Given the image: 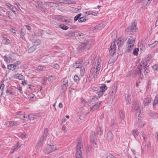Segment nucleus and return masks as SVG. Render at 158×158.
Masks as SVG:
<instances>
[{"instance_id": "37", "label": "nucleus", "mask_w": 158, "mask_h": 158, "mask_svg": "<svg viewBox=\"0 0 158 158\" xmlns=\"http://www.w3.org/2000/svg\"><path fill=\"white\" fill-rule=\"evenodd\" d=\"M142 64V66L141 67V68H143L144 67H147V62L146 61L143 60L142 61V64Z\"/></svg>"}, {"instance_id": "33", "label": "nucleus", "mask_w": 158, "mask_h": 158, "mask_svg": "<svg viewBox=\"0 0 158 158\" xmlns=\"http://www.w3.org/2000/svg\"><path fill=\"white\" fill-rule=\"evenodd\" d=\"M29 120H34L35 118V116L34 115L30 114L28 115Z\"/></svg>"}, {"instance_id": "4", "label": "nucleus", "mask_w": 158, "mask_h": 158, "mask_svg": "<svg viewBox=\"0 0 158 158\" xmlns=\"http://www.w3.org/2000/svg\"><path fill=\"white\" fill-rule=\"evenodd\" d=\"M102 60L101 58L95 60L92 64L91 69H95L101 70L102 65Z\"/></svg>"}, {"instance_id": "64", "label": "nucleus", "mask_w": 158, "mask_h": 158, "mask_svg": "<svg viewBox=\"0 0 158 158\" xmlns=\"http://www.w3.org/2000/svg\"><path fill=\"white\" fill-rule=\"evenodd\" d=\"M22 84L23 85H26L27 84L26 81L25 80L22 81Z\"/></svg>"}, {"instance_id": "31", "label": "nucleus", "mask_w": 158, "mask_h": 158, "mask_svg": "<svg viewBox=\"0 0 158 158\" xmlns=\"http://www.w3.org/2000/svg\"><path fill=\"white\" fill-rule=\"evenodd\" d=\"M97 134L99 135H101L102 134L101 128L99 127H98L97 129Z\"/></svg>"}, {"instance_id": "51", "label": "nucleus", "mask_w": 158, "mask_h": 158, "mask_svg": "<svg viewBox=\"0 0 158 158\" xmlns=\"http://www.w3.org/2000/svg\"><path fill=\"white\" fill-rule=\"evenodd\" d=\"M35 45H38L40 44V40H37L35 42Z\"/></svg>"}, {"instance_id": "2", "label": "nucleus", "mask_w": 158, "mask_h": 158, "mask_svg": "<svg viewBox=\"0 0 158 158\" xmlns=\"http://www.w3.org/2000/svg\"><path fill=\"white\" fill-rule=\"evenodd\" d=\"M135 43V39L130 36L127 42V51L128 52H130L133 49Z\"/></svg>"}, {"instance_id": "61", "label": "nucleus", "mask_w": 158, "mask_h": 158, "mask_svg": "<svg viewBox=\"0 0 158 158\" xmlns=\"http://www.w3.org/2000/svg\"><path fill=\"white\" fill-rule=\"evenodd\" d=\"M23 77H24L21 74H20L19 76H18V78L20 80L23 79Z\"/></svg>"}, {"instance_id": "59", "label": "nucleus", "mask_w": 158, "mask_h": 158, "mask_svg": "<svg viewBox=\"0 0 158 158\" xmlns=\"http://www.w3.org/2000/svg\"><path fill=\"white\" fill-rule=\"evenodd\" d=\"M152 68L154 70H157L158 69V66L157 65H153Z\"/></svg>"}, {"instance_id": "34", "label": "nucleus", "mask_w": 158, "mask_h": 158, "mask_svg": "<svg viewBox=\"0 0 158 158\" xmlns=\"http://www.w3.org/2000/svg\"><path fill=\"white\" fill-rule=\"evenodd\" d=\"M74 81L77 83H78L79 82L80 79L78 77L77 75H75L74 77Z\"/></svg>"}, {"instance_id": "20", "label": "nucleus", "mask_w": 158, "mask_h": 158, "mask_svg": "<svg viewBox=\"0 0 158 158\" xmlns=\"http://www.w3.org/2000/svg\"><path fill=\"white\" fill-rule=\"evenodd\" d=\"M151 102V100L148 98H146L144 99L143 102V104L145 106L148 105Z\"/></svg>"}, {"instance_id": "19", "label": "nucleus", "mask_w": 158, "mask_h": 158, "mask_svg": "<svg viewBox=\"0 0 158 158\" xmlns=\"http://www.w3.org/2000/svg\"><path fill=\"white\" fill-rule=\"evenodd\" d=\"M142 3V7L143 8L145 7L147 4L149 3L151 0H141Z\"/></svg>"}, {"instance_id": "60", "label": "nucleus", "mask_w": 158, "mask_h": 158, "mask_svg": "<svg viewBox=\"0 0 158 158\" xmlns=\"http://www.w3.org/2000/svg\"><path fill=\"white\" fill-rule=\"evenodd\" d=\"M38 69L40 70L44 71V69L43 67L42 66H39L38 67Z\"/></svg>"}, {"instance_id": "58", "label": "nucleus", "mask_w": 158, "mask_h": 158, "mask_svg": "<svg viewBox=\"0 0 158 158\" xmlns=\"http://www.w3.org/2000/svg\"><path fill=\"white\" fill-rule=\"evenodd\" d=\"M6 93L8 94H10L11 95H13V93L11 91V90H7L6 91Z\"/></svg>"}, {"instance_id": "29", "label": "nucleus", "mask_w": 158, "mask_h": 158, "mask_svg": "<svg viewBox=\"0 0 158 158\" xmlns=\"http://www.w3.org/2000/svg\"><path fill=\"white\" fill-rule=\"evenodd\" d=\"M133 135L135 138L136 139L139 135V133L138 130H134L133 132Z\"/></svg>"}, {"instance_id": "38", "label": "nucleus", "mask_w": 158, "mask_h": 158, "mask_svg": "<svg viewBox=\"0 0 158 158\" xmlns=\"http://www.w3.org/2000/svg\"><path fill=\"white\" fill-rule=\"evenodd\" d=\"M82 14L81 13L75 16L74 18V20L76 21L80 18V17L81 16Z\"/></svg>"}, {"instance_id": "42", "label": "nucleus", "mask_w": 158, "mask_h": 158, "mask_svg": "<svg viewBox=\"0 0 158 158\" xmlns=\"http://www.w3.org/2000/svg\"><path fill=\"white\" fill-rule=\"evenodd\" d=\"M103 91H101L100 90L99 92L97 93V98H99L101 96H102V95L103 94Z\"/></svg>"}, {"instance_id": "47", "label": "nucleus", "mask_w": 158, "mask_h": 158, "mask_svg": "<svg viewBox=\"0 0 158 158\" xmlns=\"http://www.w3.org/2000/svg\"><path fill=\"white\" fill-rule=\"evenodd\" d=\"M55 79V77L53 76H51L48 78V80L51 81H53Z\"/></svg>"}, {"instance_id": "36", "label": "nucleus", "mask_w": 158, "mask_h": 158, "mask_svg": "<svg viewBox=\"0 0 158 158\" xmlns=\"http://www.w3.org/2000/svg\"><path fill=\"white\" fill-rule=\"evenodd\" d=\"M6 5L8 6L10 10H13V9L14 8V6L9 3H6Z\"/></svg>"}, {"instance_id": "50", "label": "nucleus", "mask_w": 158, "mask_h": 158, "mask_svg": "<svg viewBox=\"0 0 158 158\" xmlns=\"http://www.w3.org/2000/svg\"><path fill=\"white\" fill-rule=\"evenodd\" d=\"M11 123L12 126H15L16 125L18 124V122L17 121H11Z\"/></svg>"}, {"instance_id": "17", "label": "nucleus", "mask_w": 158, "mask_h": 158, "mask_svg": "<svg viewBox=\"0 0 158 158\" xmlns=\"http://www.w3.org/2000/svg\"><path fill=\"white\" fill-rule=\"evenodd\" d=\"M113 136L112 132L109 131L107 134V139L108 141L110 142L113 139Z\"/></svg>"}, {"instance_id": "46", "label": "nucleus", "mask_w": 158, "mask_h": 158, "mask_svg": "<svg viewBox=\"0 0 158 158\" xmlns=\"http://www.w3.org/2000/svg\"><path fill=\"white\" fill-rule=\"evenodd\" d=\"M23 120L26 121H28L29 120V118H28V115L25 114L23 116Z\"/></svg>"}, {"instance_id": "1", "label": "nucleus", "mask_w": 158, "mask_h": 158, "mask_svg": "<svg viewBox=\"0 0 158 158\" xmlns=\"http://www.w3.org/2000/svg\"><path fill=\"white\" fill-rule=\"evenodd\" d=\"M76 158H82V153L84 151L81 139L77 140L76 145Z\"/></svg>"}, {"instance_id": "25", "label": "nucleus", "mask_w": 158, "mask_h": 158, "mask_svg": "<svg viewBox=\"0 0 158 158\" xmlns=\"http://www.w3.org/2000/svg\"><path fill=\"white\" fill-rule=\"evenodd\" d=\"M103 92H104L107 89V86L105 84H103L99 88Z\"/></svg>"}, {"instance_id": "18", "label": "nucleus", "mask_w": 158, "mask_h": 158, "mask_svg": "<svg viewBox=\"0 0 158 158\" xmlns=\"http://www.w3.org/2000/svg\"><path fill=\"white\" fill-rule=\"evenodd\" d=\"M81 63L79 61H77L75 63L73 64V67L75 69L80 68L81 66Z\"/></svg>"}, {"instance_id": "30", "label": "nucleus", "mask_w": 158, "mask_h": 158, "mask_svg": "<svg viewBox=\"0 0 158 158\" xmlns=\"http://www.w3.org/2000/svg\"><path fill=\"white\" fill-rule=\"evenodd\" d=\"M60 1V3H63L64 4H70L71 2L69 0H59Z\"/></svg>"}, {"instance_id": "41", "label": "nucleus", "mask_w": 158, "mask_h": 158, "mask_svg": "<svg viewBox=\"0 0 158 158\" xmlns=\"http://www.w3.org/2000/svg\"><path fill=\"white\" fill-rule=\"evenodd\" d=\"M139 50L138 48H135L133 51V54L135 55H137L138 54Z\"/></svg>"}, {"instance_id": "24", "label": "nucleus", "mask_w": 158, "mask_h": 158, "mask_svg": "<svg viewBox=\"0 0 158 158\" xmlns=\"http://www.w3.org/2000/svg\"><path fill=\"white\" fill-rule=\"evenodd\" d=\"M88 19V18L86 17H81L78 20L79 22H83L87 21Z\"/></svg>"}, {"instance_id": "56", "label": "nucleus", "mask_w": 158, "mask_h": 158, "mask_svg": "<svg viewBox=\"0 0 158 158\" xmlns=\"http://www.w3.org/2000/svg\"><path fill=\"white\" fill-rule=\"evenodd\" d=\"M150 116L153 118H155L156 117V114L152 113L150 114Z\"/></svg>"}, {"instance_id": "6", "label": "nucleus", "mask_w": 158, "mask_h": 158, "mask_svg": "<svg viewBox=\"0 0 158 158\" xmlns=\"http://www.w3.org/2000/svg\"><path fill=\"white\" fill-rule=\"evenodd\" d=\"M100 70L99 69H91L90 71V74L89 77V79H91V77L93 76V77L95 79L97 77V76L100 73Z\"/></svg>"}, {"instance_id": "32", "label": "nucleus", "mask_w": 158, "mask_h": 158, "mask_svg": "<svg viewBox=\"0 0 158 158\" xmlns=\"http://www.w3.org/2000/svg\"><path fill=\"white\" fill-rule=\"evenodd\" d=\"M60 27L61 29L64 30H67L69 28V27L68 26L63 24L60 25Z\"/></svg>"}, {"instance_id": "44", "label": "nucleus", "mask_w": 158, "mask_h": 158, "mask_svg": "<svg viewBox=\"0 0 158 158\" xmlns=\"http://www.w3.org/2000/svg\"><path fill=\"white\" fill-rule=\"evenodd\" d=\"M120 117L121 119H124L125 117V115L123 111H120Z\"/></svg>"}, {"instance_id": "54", "label": "nucleus", "mask_w": 158, "mask_h": 158, "mask_svg": "<svg viewBox=\"0 0 158 158\" xmlns=\"http://www.w3.org/2000/svg\"><path fill=\"white\" fill-rule=\"evenodd\" d=\"M85 73V70L83 69H81L80 70V74L81 76H83Z\"/></svg>"}, {"instance_id": "45", "label": "nucleus", "mask_w": 158, "mask_h": 158, "mask_svg": "<svg viewBox=\"0 0 158 158\" xmlns=\"http://www.w3.org/2000/svg\"><path fill=\"white\" fill-rule=\"evenodd\" d=\"M158 44V42L157 41H155L153 43L149 44V46L150 47H152L155 46V45Z\"/></svg>"}, {"instance_id": "15", "label": "nucleus", "mask_w": 158, "mask_h": 158, "mask_svg": "<svg viewBox=\"0 0 158 158\" xmlns=\"http://www.w3.org/2000/svg\"><path fill=\"white\" fill-rule=\"evenodd\" d=\"M101 103V102H97L95 104L93 105L92 107H90L91 110L92 111H94L96 110L99 107V105Z\"/></svg>"}, {"instance_id": "27", "label": "nucleus", "mask_w": 158, "mask_h": 158, "mask_svg": "<svg viewBox=\"0 0 158 158\" xmlns=\"http://www.w3.org/2000/svg\"><path fill=\"white\" fill-rule=\"evenodd\" d=\"M5 85L4 84H2L0 86V97L2 96L3 94V91Z\"/></svg>"}, {"instance_id": "22", "label": "nucleus", "mask_w": 158, "mask_h": 158, "mask_svg": "<svg viewBox=\"0 0 158 158\" xmlns=\"http://www.w3.org/2000/svg\"><path fill=\"white\" fill-rule=\"evenodd\" d=\"M36 48V47L35 45H33L31 47L28 49V52L29 53H31L34 52Z\"/></svg>"}, {"instance_id": "62", "label": "nucleus", "mask_w": 158, "mask_h": 158, "mask_svg": "<svg viewBox=\"0 0 158 158\" xmlns=\"http://www.w3.org/2000/svg\"><path fill=\"white\" fill-rule=\"evenodd\" d=\"M17 89L19 90V93L21 94L22 93V90L21 88L20 87H17Z\"/></svg>"}, {"instance_id": "14", "label": "nucleus", "mask_w": 158, "mask_h": 158, "mask_svg": "<svg viewBox=\"0 0 158 158\" xmlns=\"http://www.w3.org/2000/svg\"><path fill=\"white\" fill-rule=\"evenodd\" d=\"M45 139L44 137H42L40 139L39 141L36 145V147L37 149H39L42 145L43 142L44 141Z\"/></svg>"}, {"instance_id": "13", "label": "nucleus", "mask_w": 158, "mask_h": 158, "mask_svg": "<svg viewBox=\"0 0 158 158\" xmlns=\"http://www.w3.org/2000/svg\"><path fill=\"white\" fill-rule=\"evenodd\" d=\"M83 42H82L79 45L77 49L78 50L79 52H82L85 50L86 48Z\"/></svg>"}, {"instance_id": "5", "label": "nucleus", "mask_w": 158, "mask_h": 158, "mask_svg": "<svg viewBox=\"0 0 158 158\" xmlns=\"http://www.w3.org/2000/svg\"><path fill=\"white\" fill-rule=\"evenodd\" d=\"M132 108L133 110H136L139 114L142 113V108L139 106V105L137 101H134L132 104Z\"/></svg>"}, {"instance_id": "10", "label": "nucleus", "mask_w": 158, "mask_h": 158, "mask_svg": "<svg viewBox=\"0 0 158 158\" xmlns=\"http://www.w3.org/2000/svg\"><path fill=\"white\" fill-rule=\"evenodd\" d=\"M82 42L86 48H89L93 44V43L90 40H85Z\"/></svg>"}, {"instance_id": "48", "label": "nucleus", "mask_w": 158, "mask_h": 158, "mask_svg": "<svg viewBox=\"0 0 158 158\" xmlns=\"http://www.w3.org/2000/svg\"><path fill=\"white\" fill-rule=\"evenodd\" d=\"M5 125L6 126H8V127L12 126V124H11V121L6 122L5 123Z\"/></svg>"}, {"instance_id": "63", "label": "nucleus", "mask_w": 158, "mask_h": 158, "mask_svg": "<svg viewBox=\"0 0 158 158\" xmlns=\"http://www.w3.org/2000/svg\"><path fill=\"white\" fill-rule=\"evenodd\" d=\"M21 38L23 40H24L25 39V38L24 37V34L23 32H21Z\"/></svg>"}, {"instance_id": "52", "label": "nucleus", "mask_w": 158, "mask_h": 158, "mask_svg": "<svg viewBox=\"0 0 158 158\" xmlns=\"http://www.w3.org/2000/svg\"><path fill=\"white\" fill-rule=\"evenodd\" d=\"M106 158H116L113 156L111 154H108L106 157Z\"/></svg>"}, {"instance_id": "3", "label": "nucleus", "mask_w": 158, "mask_h": 158, "mask_svg": "<svg viewBox=\"0 0 158 158\" xmlns=\"http://www.w3.org/2000/svg\"><path fill=\"white\" fill-rule=\"evenodd\" d=\"M57 149V148L56 145L53 144H48L46 146L44 152L46 154H49Z\"/></svg>"}, {"instance_id": "49", "label": "nucleus", "mask_w": 158, "mask_h": 158, "mask_svg": "<svg viewBox=\"0 0 158 158\" xmlns=\"http://www.w3.org/2000/svg\"><path fill=\"white\" fill-rule=\"evenodd\" d=\"M21 135V136L23 138H25L26 137V134L23 131Z\"/></svg>"}, {"instance_id": "9", "label": "nucleus", "mask_w": 158, "mask_h": 158, "mask_svg": "<svg viewBox=\"0 0 158 158\" xmlns=\"http://www.w3.org/2000/svg\"><path fill=\"white\" fill-rule=\"evenodd\" d=\"M137 28L136 23H134L132 24L131 25L130 27H128L126 30V31L127 32H134L135 31Z\"/></svg>"}, {"instance_id": "16", "label": "nucleus", "mask_w": 158, "mask_h": 158, "mask_svg": "<svg viewBox=\"0 0 158 158\" xmlns=\"http://www.w3.org/2000/svg\"><path fill=\"white\" fill-rule=\"evenodd\" d=\"M142 66V64H140L138 65L135 70V73L139 74V75H141V70L142 69V68H141V67Z\"/></svg>"}, {"instance_id": "53", "label": "nucleus", "mask_w": 158, "mask_h": 158, "mask_svg": "<svg viewBox=\"0 0 158 158\" xmlns=\"http://www.w3.org/2000/svg\"><path fill=\"white\" fill-rule=\"evenodd\" d=\"M143 69L144 70V73L145 74H146L148 72V71H149L148 70V69L147 68V67H144L143 68Z\"/></svg>"}, {"instance_id": "26", "label": "nucleus", "mask_w": 158, "mask_h": 158, "mask_svg": "<svg viewBox=\"0 0 158 158\" xmlns=\"http://www.w3.org/2000/svg\"><path fill=\"white\" fill-rule=\"evenodd\" d=\"M20 147V146H19V143H17V145L15 146L14 148L13 149V151H11V153H13L14 151H16L18 150Z\"/></svg>"}, {"instance_id": "57", "label": "nucleus", "mask_w": 158, "mask_h": 158, "mask_svg": "<svg viewBox=\"0 0 158 158\" xmlns=\"http://www.w3.org/2000/svg\"><path fill=\"white\" fill-rule=\"evenodd\" d=\"M44 131L45 134V135H44L42 137H44L45 138L47 136V133H48V129L47 128L45 129Z\"/></svg>"}, {"instance_id": "39", "label": "nucleus", "mask_w": 158, "mask_h": 158, "mask_svg": "<svg viewBox=\"0 0 158 158\" xmlns=\"http://www.w3.org/2000/svg\"><path fill=\"white\" fill-rule=\"evenodd\" d=\"M90 138L94 141L96 138V135L94 133H92V135L90 136Z\"/></svg>"}, {"instance_id": "35", "label": "nucleus", "mask_w": 158, "mask_h": 158, "mask_svg": "<svg viewBox=\"0 0 158 158\" xmlns=\"http://www.w3.org/2000/svg\"><path fill=\"white\" fill-rule=\"evenodd\" d=\"M2 42L4 44H7L10 43V40L8 39L4 38Z\"/></svg>"}, {"instance_id": "28", "label": "nucleus", "mask_w": 158, "mask_h": 158, "mask_svg": "<svg viewBox=\"0 0 158 158\" xmlns=\"http://www.w3.org/2000/svg\"><path fill=\"white\" fill-rule=\"evenodd\" d=\"M158 103V94L156 96L155 100L154 101L153 105L154 107Z\"/></svg>"}, {"instance_id": "7", "label": "nucleus", "mask_w": 158, "mask_h": 158, "mask_svg": "<svg viewBox=\"0 0 158 158\" xmlns=\"http://www.w3.org/2000/svg\"><path fill=\"white\" fill-rule=\"evenodd\" d=\"M135 125L139 127H142L144 125L142 122V118L139 115L136 119Z\"/></svg>"}, {"instance_id": "55", "label": "nucleus", "mask_w": 158, "mask_h": 158, "mask_svg": "<svg viewBox=\"0 0 158 158\" xmlns=\"http://www.w3.org/2000/svg\"><path fill=\"white\" fill-rule=\"evenodd\" d=\"M53 68L56 69H59L60 67V66L57 64H54L53 65Z\"/></svg>"}, {"instance_id": "21", "label": "nucleus", "mask_w": 158, "mask_h": 158, "mask_svg": "<svg viewBox=\"0 0 158 158\" xmlns=\"http://www.w3.org/2000/svg\"><path fill=\"white\" fill-rule=\"evenodd\" d=\"M17 67V65H14L13 64H10L8 65L7 69L9 70H15V68Z\"/></svg>"}, {"instance_id": "8", "label": "nucleus", "mask_w": 158, "mask_h": 158, "mask_svg": "<svg viewBox=\"0 0 158 158\" xmlns=\"http://www.w3.org/2000/svg\"><path fill=\"white\" fill-rule=\"evenodd\" d=\"M116 46L115 43L114 41L111 43L110 46V54L111 55H113L115 52L116 50Z\"/></svg>"}, {"instance_id": "23", "label": "nucleus", "mask_w": 158, "mask_h": 158, "mask_svg": "<svg viewBox=\"0 0 158 158\" xmlns=\"http://www.w3.org/2000/svg\"><path fill=\"white\" fill-rule=\"evenodd\" d=\"M38 8L39 9L44 12H45L46 11V9L43 6L42 3H39L38 6Z\"/></svg>"}, {"instance_id": "11", "label": "nucleus", "mask_w": 158, "mask_h": 158, "mask_svg": "<svg viewBox=\"0 0 158 158\" xmlns=\"http://www.w3.org/2000/svg\"><path fill=\"white\" fill-rule=\"evenodd\" d=\"M124 41V39L122 36H120L117 40V44L118 49L119 47L122 46Z\"/></svg>"}, {"instance_id": "40", "label": "nucleus", "mask_w": 158, "mask_h": 158, "mask_svg": "<svg viewBox=\"0 0 158 158\" xmlns=\"http://www.w3.org/2000/svg\"><path fill=\"white\" fill-rule=\"evenodd\" d=\"M74 35L73 32H70L66 35V36L67 37H71Z\"/></svg>"}, {"instance_id": "43", "label": "nucleus", "mask_w": 158, "mask_h": 158, "mask_svg": "<svg viewBox=\"0 0 158 158\" xmlns=\"http://www.w3.org/2000/svg\"><path fill=\"white\" fill-rule=\"evenodd\" d=\"M68 85H62V92H64L66 89L68 87Z\"/></svg>"}, {"instance_id": "12", "label": "nucleus", "mask_w": 158, "mask_h": 158, "mask_svg": "<svg viewBox=\"0 0 158 158\" xmlns=\"http://www.w3.org/2000/svg\"><path fill=\"white\" fill-rule=\"evenodd\" d=\"M44 5L48 6L54 7L56 6V5L58 6H59V3L55 2H45Z\"/></svg>"}]
</instances>
